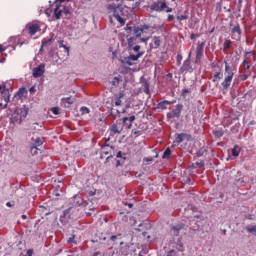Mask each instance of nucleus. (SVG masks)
<instances>
[{
  "instance_id": "f257e3e1",
  "label": "nucleus",
  "mask_w": 256,
  "mask_h": 256,
  "mask_svg": "<svg viewBox=\"0 0 256 256\" xmlns=\"http://www.w3.org/2000/svg\"><path fill=\"white\" fill-rule=\"evenodd\" d=\"M128 7L123 4L112 3L107 6V12L112 14L113 17L120 23V25L124 26L126 24V20L123 18L128 16Z\"/></svg>"
},
{
  "instance_id": "f03ea898",
  "label": "nucleus",
  "mask_w": 256,
  "mask_h": 256,
  "mask_svg": "<svg viewBox=\"0 0 256 256\" xmlns=\"http://www.w3.org/2000/svg\"><path fill=\"white\" fill-rule=\"evenodd\" d=\"M225 78L222 81L221 85L223 89H229L232 85V81L235 75L234 70L225 62Z\"/></svg>"
},
{
  "instance_id": "7ed1b4c3",
  "label": "nucleus",
  "mask_w": 256,
  "mask_h": 256,
  "mask_svg": "<svg viewBox=\"0 0 256 256\" xmlns=\"http://www.w3.org/2000/svg\"><path fill=\"white\" fill-rule=\"evenodd\" d=\"M149 8L151 11H156V12H163V11H166L167 13L173 12V8H170L167 2L164 0H158L156 2H153Z\"/></svg>"
},
{
  "instance_id": "20e7f679",
  "label": "nucleus",
  "mask_w": 256,
  "mask_h": 256,
  "mask_svg": "<svg viewBox=\"0 0 256 256\" xmlns=\"http://www.w3.org/2000/svg\"><path fill=\"white\" fill-rule=\"evenodd\" d=\"M183 253L185 252V247L184 243L181 240H178L177 243L175 244L174 248L169 250L167 252L166 256H177V253Z\"/></svg>"
},
{
  "instance_id": "39448f33",
  "label": "nucleus",
  "mask_w": 256,
  "mask_h": 256,
  "mask_svg": "<svg viewBox=\"0 0 256 256\" xmlns=\"http://www.w3.org/2000/svg\"><path fill=\"white\" fill-rule=\"evenodd\" d=\"M185 231H187V227L184 223H179L171 227V235H173L174 237H179L180 234Z\"/></svg>"
},
{
  "instance_id": "423d86ee",
  "label": "nucleus",
  "mask_w": 256,
  "mask_h": 256,
  "mask_svg": "<svg viewBox=\"0 0 256 256\" xmlns=\"http://www.w3.org/2000/svg\"><path fill=\"white\" fill-rule=\"evenodd\" d=\"M183 109H184L183 104H177L175 109L167 113V119H174V118L179 119L181 117V113Z\"/></svg>"
},
{
  "instance_id": "0eeeda50",
  "label": "nucleus",
  "mask_w": 256,
  "mask_h": 256,
  "mask_svg": "<svg viewBox=\"0 0 256 256\" xmlns=\"http://www.w3.org/2000/svg\"><path fill=\"white\" fill-rule=\"evenodd\" d=\"M26 30L31 36H33L36 35V33H39V31H41V26L39 22L28 23L26 25Z\"/></svg>"
},
{
  "instance_id": "6e6552de",
  "label": "nucleus",
  "mask_w": 256,
  "mask_h": 256,
  "mask_svg": "<svg viewBox=\"0 0 256 256\" xmlns=\"http://www.w3.org/2000/svg\"><path fill=\"white\" fill-rule=\"evenodd\" d=\"M190 57H191V54H189L188 58L183 62V65L181 66V71L183 73L193 72V66H192Z\"/></svg>"
},
{
  "instance_id": "1a4fd4ad",
  "label": "nucleus",
  "mask_w": 256,
  "mask_h": 256,
  "mask_svg": "<svg viewBox=\"0 0 256 256\" xmlns=\"http://www.w3.org/2000/svg\"><path fill=\"white\" fill-rule=\"evenodd\" d=\"M205 42H198L196 47V62L201 61L204 55V49H205Z\"/></svg>"
},
{
  "instance_id": "9d476101",
  "label": "nucleus",
  "mask_w": 256,
  "mask_h": 256,
  "mask_svg": "<svg viewBox=\"0 0 256 256\" xmlns=\"http://www.w3.org/2000/svg\"><path fill=\"white\" fill-rule=\"evenodd\" d=\"M231 33H232V39H236V41L241 39L242 29L240 24L233 26V28L231 29Z\"/></svg>"
},
{
  "instance_id": "9b49d317",
  "label": "nucleus",
  "mask_w": 256,
  "mask_h": 256,
  "mask_svg": "<svg viewBox=\"0 0 256 256\" xmlns=\"http://www.w3.org/2000/svg\"><path fill=\"white\" fill-rule=\"evenodd\" d=\"M191 141L192 140V135L187 134V133H179L176 136V143L177 144H182L184 141Z\"/></svg>"
},
{
  "instance_id": "f8f14e48",
  "label": "nucleus",
  "mask_w": 256,
  "mask_h": 256,
  "mask_svg": "<svg viewBox=\"0 0 256 256\" xmlns=\"http://www.w3.org/2000/svg\"><path fill=\"white\" fill-rule=\"evenodd\" d=\"M149 29H150L149 25H141L140 27H135L133 31H134L136 39L141 37L143 35V33H145V30H149Z\"/></svg>"
},
{
  "instance_id": "ddd939ff",
  "label": "nucleus",
  "mask_w": 256,
  "mask_h": 256,
  "mask_svg": "<svg viewBox=\"0 0 256 256\" xmlns=\"http://www.w3.org/2000/svg\"><path fill=\"white\" fill-rule=\"evenodd\" d=\"M140 84H141V87L143 89V92L146 95H150V83L148 82V80L144 76H142L140 78Z\"/></svg>"
},
{
  "instance_id": "4468645a",
  "label": "nucleus",
  "mask_w": 256,
  "mask_h": 256,
  "mask_svg": "<svg viewBox=\"0 0 256 256\" xmlns=\"http://www.w3.org/2000/svg\"><path fill=\"white\" fill-rule=\"evenodd\" d=\"M45 73V64H40L38 67L33 68L32 75L33 77H42Z\"/></svg>"
},
{
  "instance_id": "2eb2a0df",
  "label": "nucleus",
  "mask_w": 256,
  "mask_h": 256,
  "mask_svg": "<svg viewBox=\"0 0 256 256\" xmlns=\"http://www.w3.org/2000/svg\"><path fill=\"white\" fill-rule=\"evenodd\" d=\"M123 97H125V94L123 92H120L118 95H116L114 101L112 102V107H121L123 101Z\"/></svg>"
},
{
  "instance_id": "dca6fc26",
  "label": "nucleus",
  "mask_w": 256,
  "mask_h": 256,
  "mask_svg": "<svg viewBox=\"0 0 256 256\" xmlns=\"http://www.w3.org/2000/svg\"><path fill=\"white\" fill-rule=\"evenodd\" d=\"M161 47V38L160 36H154L152 38V43L150 44L151 49H159Z\"/></svg>"
},
{
  "instance_id": "f3484780",
  "label": "nucleus",
  "mask_w": 256,
  "mask_h": 256,
  "mask_svg": "<svg viewBox=\"0 0 256 256\" xmlns=\"http://www.w3.org/2000/svg\"><path fill=\"white\" fill-rule=\"evenodd\" d=\"M74 103L75 99L72 96L61 98V105H64V107H70V105H73Z\"/></svg>"
},
{
  "instance_id": "a211bd4d",
  "label": "nucleus",
  "mask_w": 256,
  "mask_h": 256,
  "mask_svg": "<svg viewBox=\"0 0 256 256\" xmlns=\"http://www.w3.org/2000/svg\"><path fill=\"white\" fill-rule=\"evenodd\" d=\"M59 49H64V56L69 57L70 55V48L64 45V40L58 41Z\"/></svg>"
},
{
  "instance_id": "6ab92c4d",
  "label": "nucleus",
  "mask_w": 256,
  "mask_h": 256,
  "mask_svg": "<svg viewBox=\"0 0 256 256\" xmlns=\"http://www.w3.org/2000/svg\"><path fill=\"white\" fill-rule=\"evenodd\" d=\"M171 104H172L171 101H169V100H163V101H161V102L158 103V109H163V110H165V109H167V105H171Z\"/></svg>"
},
{
  "instance_id": "aec40b11",
  "label": "nucleus",
  "mask_w": 256,
  "mask_h": 256,
  "mask_svg": "<svg viewBox=\"0 0 256 256\" xmlns=\"http://www.w3.org/2000/svg\"><path fill=\"white\" fill-rule=\"evenodd\" d=\"M30 154H31L32 156H37V155H39V154H42V151H41V149H40L39 147H37V146H32V147L30 148Z\"/></svg>"
},
{
  "instance_id": "412c9836",
  "label": "nucleus",
  "mask_w": 256,
  "mask_h": 256,
  "mask_svg": "<svg viewBox=\"0 0 256 256\" xmlns=\"http://www.w3.org/2000/svg\"><path fill=\"white\" fill-rule=\"evenodd\" d=\"M55 39L54 38H50L47 40H42V44H41V49H43V47H50L52 43H54Z\"/></svg>"
},
{
  "instance_id": "4be33fe9",
  "label": "nucleus",
  "mask_w": 256,
  "mask_h": 256,
  "mask_svg": "<svg viewBox=\"0 0 256 256\" xmlns=\"http://www.w3.org/2000/svg\"><path fill=\"white\" fill-rule=\"evenodd\" d=\"M233 47V42L231 40H225L223 45L224 51H229Z\"/></svg>"
},
{
  "instance_id": "5701e85b",
  "label": "nucleus",
  "mask_w": 256,
  "mask_h": 256,
  "mask_svg": "<svg viewBox=\"0 0 256 256\" xmlns=\"http://www.w3.org/2000/svg\"><path fill=\"white\" fill-rule=\"evenodd\" d=\"M135 41H137V37H130L127 39L128 49H132L134 47Z\"/></svg>"
},
{
  "instance_id": "b1692460",
  "label": "nucleus",
  "mask_w": 256,
  "mask_h": 256,
  "mask_svg": "<svg viewBox=\"0 0 256 256\" xmlns=\"http://www.w3.org/2000/svg\"><path fill=\"white\" fill-rule=\"evenodd\" d=\"M62 13H63V10L60 9L59 6L56 7V8L54 9V16H55V19H56V20L60 19L61 16H62Z\"/></svg>"
},
{
  "instance_id": "393cba45",
  "label": "nucleus",
  "mask_w": 256,
  "mask_h": 256,
  "mask_svg": "<svg viewBox=\"0 0 256 256\" xmlns=\"http://www.w3.org/2000/svg\"><path fill=\"white\" fill-rule=\"evenodd\" d=\"M136 120V116L132 115L130 117H123L122 118V123L124 126L127 125V121H130V123L134 122Z\"/></svg>"
},
{
  "instance_id": "a878e982",
  "label": "nucleus",
  "mask_w": 256,
  "mask_h": 256,
  "mask_svg": "<svg viewBox=\"0 0 256 256\" xmlns=\"http://www.w3.org/2000/svg\"><path fill=\"white\" fill-rule=\"evenodd\" d=\"M142 55H144L143 52H138L136 55L130 54L129 57L133 62H135V61H138V59H140V57H142Z\"/></svg>"
},
{
  "instance_id": "bb28decb",
  "label": "nucleus",
  "mask_w": 256,
  "mask_h": 256,
  "mask_svg": "<svg viewBox=\"0 0 256 256\" xmlns=\"http://www.w3.org/2000/svg\"><path fill=\"white\" fill-rule=\"evenodd\" d=\"M111 131H112V133H114V134H121V133H122V128H119L118 125L113 124V125L111 126Z\"/></svg>"
},
{
  "instance_id": "cd10ccee",
  "label": "nucleus",
  "mask_w": 256,
  "mask_h": 256,
  "mask_svg": "<svg viewBox=\"0 0 256 256\" xmlns=\"http://www.w3.org/2000/svg\"><path fill=\"white\" fill-rule=\"evenodd\" d=\"M121 63H122L123 65H129V66L134 65V62L130 59L129 56L123 58V59L121 60Z\"/></svg>"
},
{
  "instance_id": "c85d7f7f",
  "label": "nucleus",
  "mask_w": 256,
  "mask_h": 256,
  "mask_svg": "<svg viewBox=\"0 0 256 256\" xmlns=\"http://www.w3.org/2000/svg\"><path fill=\"white\" fill-rule=\"evenodd\" d=\"M246 231H247V233L253 234L256 236V225L247 226Z\"/></svg>"
},
{
  "instance_id": "c756f323",
  "label": "nucleus",
  "mask_w": 256,
  "mask_h": 256,
  "mask_svg": "<svg viewBox=\"0 0 256 256\" xmlns=\"http://www.w3.org/2000/svg\"><path fill=\"white\" fill-rule=\"evenodd\" d=\"M240 151H241V148L239 146H235L232 149V156L233 157H239L240 156Z\"/></svg>"
},
{
  "instance_id": "7c9ffc66",
  "label": "nucleus",
  "mask_w": 256,
  "mask_h": 256,
  "mask_svg": "<svg viewBox=\"0 0 256 256\" xmlns=\"http://www.w3.org/2000/svg\"><path fill=\"white\" fill-rule=\"evenodd\" d=\"M189 18V15L187 14H182V15H177L176 19L179 21L180 24H182V21L187 20Z\"/></svg>"
},
{
  "instance_id": "2f4dec72",
  "label": "nucleus",
  "mask_w": 256,
  "mask_h": 256,
  "mask_svg": "<svg viewBox=\"0 0 256 256\" xmlns=\"http://www.w3.org/2000/svg\"><path fill=\"white\" fill-rule=\"evenodd\" d=\"M43 146V140L41 138H36L33 147L40 148Z\"/></svg>"
},
{
  "instance_id": "473e14b6",
  "label": "nucleus",
  "mask_w": 256,
  "mask_h": 256,
  "mask_svg": "<svg viewBox=\"0 0 256 256\" xmlns=\"http://www.w3.org/2000/svg\"><path fill=\"white\" fill-rule=\"evenodd\" d=\"M172 155V151L170 148H167L163 153V159H169Z\"/></svg>"
},
{
  "instance_id": "72a5a7b5",
  "label": "nucleus",
  "mask_w": 256,
  "mask_h": 256,
  "mask_svg": "<svg viewBox=\"0 0 256 256\" xmlns=\"http://www.w3.org/2000/svg\"><path fill=\"white\" fill-rule=\"evenodd\" d=\"M122 239V234L121 233H118L117 235H112L111 237H110V240L112 241V242H116V240H121Z\"/></svg>"
},
{
  "instance_id": "f704fd0d",
  "label": "nucleus",
  "mask_w": 256,
  "mask_h": 256,
  "mask_svg": "<svg viewBox=\"0 0 256 256\" xmlns=\"http://www.w3.org/2000/svg\"><path fill=\"white\" fill-rule=\"evenodd\" d=\"M218 80H221L222 79V73L221 72H215L213 74V81L216 82Z\"/></svg>"
},
{
  "instance_id": "c9c22d12",
  "label": "nucleus",
  "mask_w": 256,
  "mask_h": 256,
  "mask_svg": "<svg viewBox=\"0 0 256 256\" xmlns=\"http://www.w3.org/2000/svg\"><path fill=\"white\" fill-rule=\"evenodd\" d=\"M213 134L216 138H222L224 136V132L222 130H215Z\"/></svg>"
},
{
  "instance_id": "e433bc0d",
  "label": "nucleus",
  "mask_w": 256,
  "mask_h": 256,
  "mask_svg": "<svg viewBox=\"0 0 256 256\" xmlns=\"http://www.w3.org/2000/svg\"><path fill=\"white\" fill-rule=\"evenodd\" d=\"M176 61H177L178 65H182V61H183L182 54H177Z\"/></svg>"
},
{
  "instance_id": "4c0bfd02",
  "label": "nucleus",
  "mask_w": 256,
  "mask_h": 256,
  "mask_svg": "<svg viewBox=\"0 0 256 256\" xmlns=\"http://www.w3.org/2000/svg\"><path fill=\"white\" fill-rule=\"evenodd\" d=\"M121 79L119 77H114L112 80V85L116 86L119 85Z\"/></svg>"
},
{
  "instance_id": "58836bf2",
  "label": "nucleus",
  "mask_w": 256,
  "mask_h": 256,
  "mask_svg": "<svg viewBox=\"0 0 256 256\" xmlns=\"http://www.w3.org/2000/svg\"><path fill=\"white\" fill-rule=\"evenodd\" d=\"M216 11L222 12V2H217V4H216Z\"/></svg>"
},
{
  "instance_id": "ea45409f",
  "label": "nucleus",
  "mask_w": 256,
  "mask_h": 256,
  "mask_svg": "<svg viewBox=\"0 0 256 256\" xmlns=\"http://www.w3.org/2000/svg\"><path fill=\"white\" fill-rule=\"evenodd\" d=\"M51 113H53V115H59V108L58 107H53L51 109Z\"/></svg>"
},
{
  "instance_id": "a19ab883",
  "label": "nucleus",
  "mask_w": 256,
  "mask_h": 256,
  "mask_svg": "<svg viewBox=\"0 0 256 256\" xmlns=\"http://www.w3.org/2000/svg\"><path fill=\"white\" fill-rule=\"evenodd\" d=\"M235 184L243 186L245 184V181L243 179H238V180H235Z\"/></svg>"
},
{
  "instance_id": "79ce46f5",
  "label": "nucleus",
  "mask_w": 256,
  "mask_h": 256,
  "mask_svg": "<svg viewBox=\"0 0 256 256\" xmlns=\"http://www.w3.org/2000/svg\"><path fill=\"white\" fill-rule=\"evenodd\" d=\"M131 49H133L135 53H139L141 46L140 45L132 46Z\"/></svg>"
},
{
  "instance_id": "37998d69",
  "label": "nucleus",
  "mask_w": 256,
  "mask_h": 256,
  "mask_svg": "<svg viewBox=\"0 0 256 256\" xmlns=\"http://www.w3.org/2000/svg\"><path fill=\"white\" fill-rule=\"evenodd\" d=\"M81 111L82 113H90V109L85 106L81 107Z\"/></svg>"
},
{
  "instance_id": "c03bdc74",
  "label": "nucleus",
  "mask_w": 256,
  "mask_h": 256,
  "mask_svg": "<svg viewBox=\"0 0 256 256\" xmlns=\"http://www.w3.org/2000/svg\"><path fill=\"white\" fill-rule=\"evenodd\" d=\"M150 37H144V38H140V42L141 43H148Z\"/></svg>"
},
{
  "instance_id": "a18cd8bd",
  "label": "nucleus",
  "mask_w": 256,
  "mask_h": 256,
  "mask_svg": "<svg viewBox=\"0 0 256 256\" xmlns=\"http://www.w3.org/2000/svg\"><path fill=\"white\" fill-rule=\"evenodd\" d=\"M68 243H69V244L75 243V235H72V237H70V238L68 239Z\"/></svg>"
},
{
  "instance_id": "49530a36",
  "label": "nucleus",
  "mask_w": 256,
  "mask_h": 256,
  "mask_svg": "<svg viewBox=\"0 0 256 256\" xmlns=\"http://www.w3.org/2000/svg\"><path fill=\"white\" fill-rule=\"evenodd\" d=\"M33 254H34V250L33 249H28L27 252H26L27 256H33Z\"/></svg>"
},
{
  "instance_id": "de8ad7c7",
  "label": "nucleus",
  "mask_w": 256,
  "mask_h": 256,
  "mask_svg": "<svg viewBox=\"0 0 256 256\" xmlns=\"http://www.w3.org/2000/svg\"><path fill=\"white\" fill-rule=\"evenodd\" d=\"M62 12H64L65 14H69L70 10H69L68 7L64 6L63 9H62Z\"/></svg>"
},
{
  "instance_id": "09e8293b",
  "label": "nucleus",
  "mask_w": 256,
  "mask_h": 256,
  "mask_svg": "<svg viewBox=\"0 0 256 256\" xmlns=\"http://www.w3.org/2000/svg\"><path fill=\"white\" fill-rule=\"evenodd\" d=\"M174 18H175L174 15L169 14L168 17H167V20H168L169 22H171V21H173Z\"/></svg>"
},
{
  "instance_id": "8fccbe9b",
  "label": "nucleus",
  "mask_w": 256,
  "mask_h": 256,
  "mask_svg": "<svg viewBox=\"0 0 256 256\" xmlns=\"http://www.w3.org/2000/svg\"><path fill=\"white\" fill-rule=\"evenodd\" d=\"M7 47L4 45L0 44V53H3V51H6Z\"/></svg>"
},
{
  "instance_id": "3c124183",
  "label": "nucleus",
  "mask_w": 256,
  "mask_h": 256,
  "mask_svg": "<svg viewBox=\"0 0 256 256\" xmlns=\"http://www.w3.org/2000/svg\"><path fill=\"white\" fill-rule=\"evenodd\" d=\"M247 79H249V75L248 74H243L242 75V80L247 81Z\"/></svg>"
},
{
  "instance_id": "603ef678",
  "label": "nucleus",
  "mask_w": 256,
  "mask_h": 256,
  "mask_svg": "<svg viewBox=\"0 0 256 256\" xmlns=\"http://www.w3.org/2000/svg\"><path fill=\"white\" fill-rule=\"evenodd\" d=\"M29 93H36V88L34 86L30 87Z\"/></svg>"
},
{
  "instance_id": "864d4df0",
  "label": "nucleus",
  "mask_w": 256,
  "mask_h": 256,
  "mask_svg": "<svg viewBox=\"0 0 256 256\" xmlns=\"http://www.w3.org/2000/svg\"><path fill=\"white\" fill-rule=\"evenodd\" d=\"M6 207L13 208L15 207V204H11V202H6Z\"/></svg>"
},
{
  "instance_id": "5fc2aeb1",
  "label": "nucleus",
  "mask_w": 256,
  "mask_h": 256,
  "mask_svg": "<svg viewBox=\"0 0 256 256\" xmlns=\"http://www.w3.org/2000/svg\"><path fill=\"white\" fill-rule=\"evenodd\" d=\"M6 93H7V97L5 98V102L8 103V101H10L9 91L6 90Z\"/></svg>"
},
{
  "instance_id": "6e6d98bb",
  "label": "nucleus",
  "mask_w": 256,
  "mask_h": 256,
  "mask_svg": "<svg viewBox=\"0 0 256 256\" xmlns=\"http://www.w3.org/2000/svg\"><path fill=\"white\" fill-rule=\"evenodd\" d=\"M243 67L249 65V61L247 59H244L242 62Z\"/></svg>"
},
{
  "instance_id": "4d7b16f0",
  "label": "nucleus",
  "mask_w": 256,
  "mask_h": 256,
  "mask_svg": "<svg viewBox=\"0 0 256 256\" xmlns=\"http://www.w3.org/2000/svg\"><path fill=\"white\" fill-rule=\"evenodd\" d=\"M187 93H190L189 89H183L182 90V95H186Z\"/></svg>"
},
{
  "instance_id": "13d9d810",
  "label": "nucleus",
  "mask_w": 256,
  "mask_h": 256,
  "mask_svg": "<svg viewBox=\"0 0 256 256\" xmlns=\"http://www.w3.org/2000/svg\"><path fill=\"white\" fill-rule=\"evenodd\" d=\"M197 166H198L199 168H203V167H204V163H203V162L197 163Z\"/></svg>"
},
{
  "instance_id": "bf43d9fd",
  "label": "nucleus",
  "mask_w": 256,
  "mask_h": 256,
  "mask_svg": "<svg viewBox=\"0 0 256 256\" xmlns=\"http://www.w3.org/2000/svg\"><path fill=\"white\" fill-rule=\"evenodd\" d=\"M223 9L226 10L227 12H232L231 8H228L226 6H224Z\"/></svg>"
},
{
  "instance_id": "052dcab7",
  "label": "nucleus",
  "mask_w": 256,
  "mask_h": 256,
  "mask_svg": "<svg viewBox=\"0 0 256 256\" xmlns=\"http://www.w3.org/2000/svg\"><path fill=\"white\" fill-rule=\"evenodd\" d=\"M245 67V69H247V71H250V69H251V65L250 64H247L246 66H244Z\"/></svg>"
},
{
  "instance_id": "680f3d73",
  "label": "nucleus",
  "mask_w": 256,
  "mask_h": 256,
  "mask_svg": "<svg viewBox=\"0 0 256 256\" xmlns=\"http://www.w3.org/2000/svg\"><path fill=\"white\" fill-rule=\"evenodd\" d=\"M2 89H3V91H5L6 85H0V91H2Z\"/></svg>"
},
{
  "instance_id": "e2e57ef3",
  "label": "nucleus",
  "mask_w": 256,
  "mask_h": 256,
  "mask_svg": "<svg viewBox=\"0 0 256 256\" xmlns=\"http://www.w3.org/2000/svg\"><path fill=\"white\" fill-rule=\"evenodd\" d=\"M197 35L196 34H191L190 39H196Z\"/></svg>"
},
{
  "instance_id": "0e129e2a",
  "label": "nucleus",
  "mask_w": 256,
  "mask_h": 256,
  "mask_svg": "<svg viewBox=\"0 0 256 256\" xmlns=\"http://www.w3.org/2000/svg\"><path fill=\"white\" fill-rule=\"evenodd\" d=\"M21 219L22 220H26L27 219V215H25V214L21 215Z\"/></svg>"
},
{
  "instance_id": "69168bd1",
  "label": "nucleus",
  "mask_w": 256,
  "mask_h": 256,
  "mask_svg": "<svg viewBox=\"0 0 256 256\" xmlns=\"http://www.w3.org/2000/svg\"><path fill=\"white\" fill-rule=\"evenodd\" d=\"M132 126H133V124H132V122H130L129 125L127 126V129H132Z\"/></svg>"
},
{
  "instance_id": "338daca9",
  "label": "nucleus",
  "mask_w": 256,
  "mask_h": 256,
  "mask_svg": "<svg viewBox=\"0 0 256 256\" xmlns=\"http://www.w3.org/2000/svg\"><path fill=\"white\" fill-rule=\"evenodd\" d=\"M139 131H136V130H132V134L134 135H138Z\"/></svg>"
},
{
  "instance_id": "774afa93",
  "label": "nucleus",
  "mask_w": 256,
  "mask_h": 256,
  "mask_svg": "<svg viewBox=\"0 0 256 256\" xmlns=\"http://www.w3.org/2000/svg\"><path fill=\"white\" fill-rule=\"evenodd\" d=\"M99 255H100L99 252H95V253H93L91 256H99Z\"/></svg>"
}]
</instances>
